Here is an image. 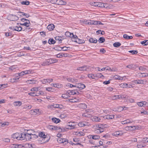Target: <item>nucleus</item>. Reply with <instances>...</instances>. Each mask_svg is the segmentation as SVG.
<instances>
[{
	"label": "nucleus",
	"mask_w": 148,
	"mask_h": 148,
	"mask_svg": "<svg viewBox=\"0 0 148 148\" xmlns=\"http://www.w3.org/2000/svg\"><path fill=\"white\" fill-rule=\"evenodd\" d=\"M38 137H40V139L39 141L42 142V143L47 142L49 140V139L48 138V137L46 135H45V133L42 132L38 134Z\"/></svg>",
	"instance_id": "nucleus-1"
},
{
	"label": "nucleus",
	"mask_w": 148,
	"mask_h": 148,
	"mask_svg": "<svg viewBox=\"0 0 148 148\" xmlns=\"http://www.w3.org/2000/svg\"><path fill=\"white\" fill-rule=\"evenodd\" d=\"M23 133H16L12 135V137L14 139L22 140Z\"/></svg>",
	"instance_id": "nucleus-2"
},
{
	"label": "nucleus",
	"mask_w": 148,
	"mask_h": 148,
	"mask_svg": "<svg viewBox=\"0 0 148 148\" xmlns=\"http://www.w3.org/2000/svg\"><path fill=\"white\" fill-rule=\"evenodd\" d=\"M31 134V133H27L26 134H25L24 133H23L22 140L25 139L26 140H31V138H30Z\"/></svg>",
	"instance_id": "nucleus-3"
},
{
	"label": "nucleus",
	"mask_w": 148,
	"mask_h": 148,
	"mask_svg": "<svg viewBox=\"0 0 148 148\" xmlns=\"http://www.w3.org/2000/svg\"><path fill=\"white\" fill-rule=\"evenodd\" d=\"M69 124L66 125V128L69 129L71 130L74 129L77 127L76 126L77 125L76 124H74L75 123L69 122L68 123Z\"/></svg>",
	"instance_id": "nucleus-4"
},
{
	"label": "nucleus",
	"mask_w": 148,
	"mask_h": 148,
	"mask_svg": "<svg viewBox=\"0 0 148 148\" xmlns=\"http://www.w3.org/2000/svg\"><path fill=\"white\" fill-rule=\"evenodd\" d=\"M47 128L51 130H58V129H60V131H62V129L61 128L57 126H54L53 125H48L47 126Z\"/></svg>",
	"instance_id": "nucleus-5"
},
{
	"label": "nucleus",
	"mask_w": 148,
	"mask_h": 148,
	"mask_svg": "<svg viewBox=\"0 0 148 148\" xmlns=\"http://www.w3.org/2000/svg\"><path fill=\"white\" fill-rule=\"evenodd\" d=\"M57 141L59 143H63L65 145L68 143V140L67 139L58 138Z\"/></svg>",
	"instance_id": "nucleus-6"
},
{
	"label": "nucleus",
	"mask_w": 148,
	"mask_h": 148,
	"mask_svg": "<svg viewBox=\"0 0 148 148\" xmlns=\"http://www.w3.org/2000/svg\"><path fill=\"white\" fill-rule=\"evenodd\" d=\"M9 17L10 18V20L12 21H16L18 19V17L17 16L13 14H11L10 15Z\"/></svg>",
	"instance_id": "nucleus-7"
},
{
	"label": "nucleus",
	"mask_w": 148,
	"mask_h": 148,
	"mask_svg": "<svg viewBox=\"0 0 148 148\" xmlns=\"http://www.w3.org/2000/svg\"><path fill=\"white\" fill-rule=\"evenodd\" d=\"M88 69V68L87 66L84 65L82 66L78 67L77 70L79 71H86L87 69Z\"/></svg>",
	"instance_id": "nucleus-8"
},
{
	"label": "nucleus",
	"mask_w": 148,
	"mask_h": 148,
	"mask_svg": "<svg viewBox=\"0 0 148 148\" xmlns=\"http://www.w3.org/2000/svg\"><path fill=\"white\" fill-rule=\"evenodd\" d=\"M68 54L67 53H61L57 55L56 57L58 58H60L63 57H67L68 56Z\"/></svg>",
	"instance_id": "nucleus-9"
},
{
	"label": "nucleus",
	"mask_w": 148,
	"mask_h": 148,
	"mask_svg": "<svg viewBox=\"0 0 148 148\" xmlns=\"http://www.w3.org/2000/svg\"><path fill=\"white\" fill-rule=\"evenodd\" d=\"M86 87V86L84 84L82 83H78L76 86V87L77 88H80L81 89H82L85 88Z\"/></svg>",
	"instance_id": "nucleus-10"
},
{
	"label": "nucleus",
	"mask_w": 148,
	"mask_h": 148,
	"mask_svg": "<svg viewBox=\"0 0 148 148\" xmlns=\"http://www.w3.org/2000/svg\"><path fill=\"white\" fill-rule=\"evenodd\" d=\"M88 123L85 121L79 122L78 124H77V125H78L79 126L82 127L85 126L87 125Z\"/></svg>",
	"instance_id": "nucleus-11"
},
{
	"label": "nucleus",
	"mask_w": 148,
	"mask_h": 148,
	"mask_svg": "<svg viewBox=\"0 0 148 148\" xmlns=\"http://www.w3.org/2000/svg\"><path fill=\"white\" fill-rule=\"evenodd\" d=\"M89 138L90 139H93L94 140L99 139L100 138V136L98 135H90L89 136Z\"/></svg>",
	"instance_id": "nucleus-12"
},
{
	"label": "nucleus",
	"mask_w": 148,
	"mask_h": 148,
	"mask_svg": "<svg viewBox=\"0 0 148 148\" xmlns=\"http://www.w3.org/2000/svg\"><path fill=\"white\" fill-rule=\"evenodd\" d=\"M133 83L135 84H144V81L143 80H134L132 81Z\"/></svg>",
	"instance_id": "nucleus-13"
},
{
	"label": "nucleus",
	"mask_w": 148,
	"mask_h": 148,
	"mask_svg": "<svg viewBox=\"0 0 148 148\" xmlns=\"http://www.w3.org/2000/svg\"><path fill=\"white\" fill-rule=\"evenodd\" d=\"M66 2L62 0H57V4L59 5H65L66 4Z\"/></svg>",
	"instance_id": "nucleus-14"
},
{
	"label": "nucleus",
	"mask_w": 148,
	"mask_h": 148,
	"mask_svg": "<svg viewBox=\"0 0 148 148\" xmlns=\"http://www.w3.org/2000/svg\"><path fill=\"white\" fill-rule=\"evenodd\" d=\"M55 27L54 25L53 24L49 25L47 27V28L49 31L53 30Z\"/></svg>",
	"instance_id": "nucleus-15"
},
{
	"label": "nucleus",
	"mask_w": 148,
	"mask_h": 148,
	"mask_svg": "<svg viewBox=\"0 0 148 148\" xmlns=\"http://www.w3.org/2000/svg\"><path fill=\"white\" fill-rule=\"evenodd\" d=\"M102 5V8H105L107 9H110V7L112 6L110 5H108L106 3H103V5Z\"/></svg>",
	"instance_id": "nucleus-16"
},
{
	"label": "nucleus",
	"mask_w": 148,
	"mask_h": 148,
	"mask_svg": "<svg viewBox=\"0 0 148 148\" xmlns=\"http://www.w3.org/2000/svg\"><path fill=\"white\" fill-rule=\"evenodd\" d=\"M78 107L82 109H85L87 108V106L84 103H81L78 105Z\"/></svg>",
	"instance_id": "nucleus-17"
},
{
	"label": "nucleus",
	"mask_w": 148,
	"mask_h": 148,
	"mask_svg": "<svg viewBox=\"0 0 148 148\" xmlns=\"http://www.w3.org/2000/svg\"><path fill=\"white\" fill-rule=\"evenodd\" d=\"M55 38L56 40H59V41L58 42V44L61 43V41L63 39L62 38V37L61 36H58L55 37Z\"/></svg>",
	"instance_id": "nucleus-18"
},
{
	"label": "nucleus",
	"mask_w": 148,
	"mask_h": 148,
	"mask_svg": "<svg viewBox=\"0 0 148 148\" xmlns=\"http://www.w3.org/2000/svg\"><path fill=\"white\" fill-rule=\"evenodd\" d=\"M53 80L52 79H44L42 81V83L44 84L49 83L50 82H52Z\"/></svg>",
	"instance_id": "nucleus-19"
},
{
	"label": "nucleus",
	"mask_w": 148,
	"mask_h": 148,
	"mask_svg": "<svg viewBox=\"0 0 148 148\" xmlns=\"http://www.w3.org/2000/svg\"><path fill=\"white\" fill-rule=\"evenodd\" d=\"M38 137V135H37L35 134H32V133H31V140H34L35 139L37 138Z\"/></svg>",
	"instance_id": "nucleus-20"
},
{
	"label": "nucleus",
	"mask_w": 148,
	"mask_h": 148,
	"mask_svg": "<svg viewBox=\"0 0 148 148\" xmlns=\"http://www.w3.org/2000/svg\"><path fill=\"white\" fill-rule=\"evenodd\" d=\"M52 121L53 122L56 123H58L60 122V120L59 119L55 117L52 118Z\"/></svg>",
	"instance_id": "nucleus-21"
},
{
	"label": "nucleus",
	"mask_w": 148,
	"mask_h": 148,
	"mask_svg": "<svg viewBox=\"0 0 148 148\" xmlns=\"http://www.w3.org/2000/svg\"><path fill=\"white\" fill-rule=\"evenodd\" d=\"M30 73V72L29 70H27L26 71H23L19 73V76H22L24 75L28 74Z\"/></svg>",
	"instance_id": "nucleus-22"
},
{
	"label": "nucleus",
	"mask_w": 148,
	"mask_h": 148,
	"mask_svg": "<svg viewBox=\"0 0 148 148\" xmlns=\"http://www.w3.org/2000/svg\"><path fill=\"white\" fill-rule=\"evenodd\" d=\"M110 98L112 100H115L117 99L122 98V96L120 95H114L113 96L110 97Z\"/></svg>",
	"instance_id": "nucleus-23"
},
{
	"label": "nucleus",
	"mask_w": 148,
	"mask_h": 148,
	"mask_svg": "<svg viewBox=\"0 0 148 148\" xmlns=\"http://www.w3.org/2000/svg\"><path fill=\"white\" fill-rule=\"evenodd\" d=\"M65 35L66 36L70 38H72L74 36V34L73 33H71L69 32H66L65 33Z\"/></svg>",
	"instance_id": "nucleus-24"
},
{
	"label": "nucleus",
	"mask_w": 148,
	"mask_h": 148,
	"mask_svg": "<svg viewBox=\"0 0 148 148\" xmlns=\"http://www.w3.org/2000/svg\"><path fill=\"white\" fill-rule=\"evenodd\" d=\"M105 119H112L114 118V115H108L104 117Z\"/></svg>",
	"instance_id": "nucleus-25"
},
{
	"label": "nucleus",
	"mask_w": 148,
	"mask_h": 148,
	"mask_svg": "<svg viewBox=\"0 0 148 148\" xmlns=\"http://www.w3.org/2000/svg\"><path fill=\"white\" fill-rule=\"evenodd\" d=\"M113 134V135L116 136H117L118 135L121 136L123 134L120 131L115 132Z\"/></svg>",
	"instance_id": "nucleus-26"
},
{
	"label": "nucleus",
	"mask_w": 148,
	"mask_h": 148,
	"mask_svg": "<svg viewBox=\"0 0 148 148\" xmlns=\"http://www.w3.org/2000/svg\"><path fill=\"white\" fill-rule=\"evenodd\" d=\"M49 44H54L56 42V41L52 38L49 39L48 42Z\"/></svg>",
	"instance_id": "nucleus-27"
},
{
	"label": "nucleus",
	"mask_w": 148,
	"mask_h": 148,
	"mask_svg": "<svg viewBox=\"0 0 148 148\" xmlns=\"http://www.w3.org/2000/svg\"><path fill=\"white\" fill-rule=\"evenodd\" d=\"M67 81L69 82H77V79L75 78H69L67 79Z\"/></svg>",
	"instance_id": "nucleus-28"
},
{
	"label": "nucleus",
	"mask_w": 148,
	"mask_h": 148,
	"mask_svg": "<svg viewBox=\"0 0 148 148\" xmlns=\"http://www.w3.org/2000/svg\"><path fill=\"white\" fill-rule=\"evenodd\" d=\"M114 78L116 79H118L120 80H121L123 79V77L120 76L119 75H114Z\"/></svg>",
	"instance_id": "nucleus-29"
},
{
	"label": "nucleus",
	"mask_w": 148,
	"mask_h": 148,
	"mask_svg": "<svg viewBox=\"0 0 148 148\" xmlns=\"http://www.w3.org/2000/svg\"><path fill=\"white\" fill-rule=\"evenodd\" d=\"M92 120L96 122H99L100 121L101 119L99 117L96 116H94L92 119Z\"/></svg>",
	"instance_id": "nucleus-30"
},
{
	"label": "nucleus",
	"mask_w": 148,
	"mask_h": 148,
	"mask_svg": "<svg viewBox=\"0 0 148 148\" xmlns=\"http://www.w3.org/2000/svg\"><path fill=\"white\" fill-rule=\"evenodd\" d=\"M48 61H49V63L50 64L56 62L58 61V60L56 59L53 60L51 59H48Z\"/></svg>",
	"instance_id": "nucleus-31"
},
{
	"label": "nucleus",
	"mask_w": 148,
	"mask_h": 148,
	"mask_svg": "<svg viewBox=\"0 0 148 148\" xmlns=\"http://www.w3.org/2000/svg\"><path fill=\"white\" fill-rule=\"evenodd\" d=\"M21 4L23 5H28L29 4V2L27 0L25 1H22L21 2Z\"/></svg>",
	"instance_id": "nucleus-32"
},
{
	"label": "nucleus",
	"mask_w": 148,
	"mask_h": 148,
	"mask_svg": "<svg viewBox=\"0 0 148 148\" xmlns=\"http://www.w3.org/2000/svg\"><path fill=\"white\" fill-rule=\"evenodd\" d=\"M76 42L79 44H82L84 43L85 42V41L84 40L80 39L77 38V40H76Z\"/></svg>",
	"instance_id": "nucleus-33"
},
{
	"label": "nucleus",
	"mask_w": 148,
	"mask_h": 148,
	"mask_svg": "<svg viewBox=\"0 0 148 148\" xmlns=\"http://www.w3.org/2000/svg\"><path fill=\"white\" fill-rule=\"evenodd\" d=\"M51 85L53 86L56 88H60L61 87V85H60L58 83V84H53L52 83L51 84Z\"/></svg>",
	"instance_id": "nucleus-34"
},
{
	"label": "nucleus",
	"mask_w": 148,
	"mask_h": 148,
	"mask_svg": "<svg viewBox=\"0 0 148 148\" xmlns=\"http://www.w3.org/2000/svg\"><path fill=\"white\" fill-rule=\"evenodd\" d=\"M105 39L104 38L101 37L99 38L98 41L99 43H101L104 42L105 41Z\"/></svg>",
	"instance_id": "nucleus-35"
},
{
	"label": "nucleus",
	"mask_w": 148,
	"mask_h": 148,
	"mask_svg": "<svg viewBox=\"0 0 148 148\" xmlns=\"http://www.w3.org/2000/svg\"><path fill=\"white\" fill-rule=\"evenodd\" d=\"M104 131V128H102L101 129H97L95 130L94 132L95 133H100Z\"/></svg>",
	"instance_id": "nucleus-36"
},
{
	"label": "nucleus",
	"mask_w": 148,
	"mask_h": 148,
	"mask_svg": "<svg viewBox=\"0 0 148 148\" xmlns=\"http://www.w3.org/2000/svg\"><path fill=\"white\" fill-rule=\"evenodd\" d=\"M13 104L15 106H20L21 105L22 103L20 101H16L14 102Z\"/></svg>",
	"instance_id": "nucleus-37"
},
{
	"label": "nucleus",
	"mask_w": 148,
	"mask_h": 148,
	"mask_svg": "<svg viewBox=\"0 0 148 148\" xmlns=\"http://www.w3.org/2000/svg\"><path fill=\"white\" fill-rule=\"evenodd\" d=\"M123 37L124 38L126 39H131L133 38L132 36H129L127 34H124L123 36Z\"/></svg>",
	"instance_id": "nucleus-38"
},
{
	"label": "nucleus",
	"mask_w": 148,
	"mask_h": 148,
	"mask_svg": "<svg viewBox=\"0 0 148 148\" xmlns=\"http://www.w3.org/2000/svg\"><path fill=\"white\" fill-rule=\"evenodd\" d=\"M95 6H97L99 7H102V5H103V3L101 2H96Z\"/></svg>",
	"instance_id": "nucleus-39"
},
{
	"label": "nucleus",
	"mask_w": 148,
	"mask_h": 148,
	"mask_svg": "<svg viewBox=\"0 0 148 148\" xmlns=\"http://www.w3.org/2000/svg\"><path fill=\"white\" fill-rule=\"evenodd\" d=\"M78 37L76 35H74L73 37H72L71 40L73 42H76V40H77V38Z\"/></svg>",
	"instance_id": "nucleus-40"
},
{
	"label": "nucleus",
	"mask_w": 148,
	"mask_h": 148,
	"mask_svg": "<svg viewBox=\"0 0 148 148\" xmlns=\"http://www.w3.org/2000/svg\"><path fill=\"white\" fill-rule=\"evenodd\" d=\"M100 126L102 128H104L107 127L108 125L105 124H101L100 125H96V127Z\"/></svg>",
	"instance_id": "nucleus-41"
},
{
	"label": "nucleus",
	"mask_w": 148,
	"mask_h": 148,
	"mask_svg": "<svg viewBox=\"0 0 148 148\" xmlns=\"http://www.w3.org/2000/svg\"><path fill=\"white\" fill-rule=\"evenodd\" d=\"M90 42L96 43L97 42V39H94L93 38H91L89 40Z\"/></svg>",
	"instance_id": "nucleus-42"
},
{
	"label": "nucleus",
	"mask_w": 148,
	"mask_h": 148,
	"mask_svg": "<svg viewBox=\"0 0 148 148\" xmlns=\"http://www.w3.org/2000/svg\"><path fill=\"white\" fill-rule=\"evenodd\" d=\"M140 43L144 45H148V40H145L141 42Z\"/></svg>",
	"instance_id": "nucleus-43"
},
{
	"label": "nucleus",
	"mask_w": 148,
	"mask_h": 148,
	"mask_svg": "<svg viewBox=\"0 0 148 148\" xmlns=\"http://www.w3.org/2000/svg\"><path fill=\"white\" fill-rule=\"evenodd\" d=\"M121 45V44L119 42H115L114 43L113 45L114 47H120Z\"/></svg>",
	"instance_id": "nucleus-44"
},
{
	"label": "nucleus",
	"mask_w": 148,
	"mask_h": 148,
	"mask_svg": "<svg viewBox=\"0 0 148 148\" xmlns=\"http://www.w3.org/2000/svg\"><path fill=\"white\" fill-rule=\"evenodd\" d=\"M53 107L55 108H63V106L62 105L56 104L54 105Z\"/></svg>",
	"instance_id": "nucleus-45"
},
{
	"label": "nucleus",
	"mask_w": 148,
	"mask_h": 148,
	"mask_svg": "<svg viewBox=\"0 0 148 148\" xmlns=\"http://www.w3.org/2000/svg\"><path fill=\"white\" fill-rule=\"evenodd\" d=\"M49 61H48V60H47L46 61H45L43 62L42 64L41 65L42 66H45L47 65H49L50 64L49 62Z\"/></svg>",
	"instance_id": "nucleus-46"
},
{
	"label": "nucleus",
	"mask_w": 148,
	"mask_h": 148,
	"mask_svg": "<svg viewBox=\"0 0 148 148\" xmlns=\"http://www.w3.org/2000/svg\"><path fill=\"white\" fill-rule=\"evenodd\" d=\"M97 34H99L100 33L101 34L103 35L105 34V32L104 31H101V30H98L97 31Z\"/></svg>",
	"instance_id": "nucleus-47"
},
{
	"label": "nucleus",
	"mask_w": 148,
	"mask_h": 148,
	"mask_svg": "<svg viewBox=\"0 0 148 148\" xmlns=\"http://www.w3.org/2000/svg\"><path fill=\"white\" fill-rule=\"evenodd\" d=\"M46 90L49 92H53L55 89L54 88L51 87H48L46 88Z\"/></svg>",
	"instance_id": "nucleus-48"
},
{
	"label": "nucleus",
	"mask_w": 148,
	"mask_h": 148,
	"mask_svg": "<svg viewBox=\"0 0 148 148\" xmlns=\"http://www.w3.org/2000/svg\"><path fill=\"white\" fill-rule=\"evenodd\" d=\"M67 93H68V94L71 95H74L77 94V93L75 92L74 90L70 91V92H67Z\"/></svg>",
	"instance_id": "nucleus-49"
},
{
	"label": "nucleus",
	"mask_w": 148,
	"mask_h": 148,
	"mask_svg": "<svg viewBox=\"0 0 148 148\" xmlns=\"http://www.w3.org/2000/svg\"><path fill=\"white\" fill-rule=\"evenodd\" d=\"M129 127L130 128V130H135L136 129H138V126H130Z\"/></svg>",
	"instance_id": "nucleus-50"
},
{
	"label": "nucleus",
	"mask_w": 148,
	"mask_h": 148,
	"mask_svg": "<svg viewBox=\"0 0 148 148\" xmlns=\"http://www.w3.org/2000/svg\"><path fill=\"white\" fill-rule=\"evenodd\" d=\"M29 95H31V96H33V97H35V96H38V95L37 94H36L35 92H30L29 93Z\"/></svg>",
	"instance_id": "nucleus-51"
},
{
	"label": "nucleus",
	"mask_w": 148,
	"mask_h": 148,
	"mask_svg": "<svg viewBox=\"0 0 148 148\" xmlns=\"http://www.w3.org/2000/svg\"><path fill=\"white\" fill-rule=\"evenodd\" d=\"M88 77L92 79H94L95 77V76L94 75L92 74H89L88 75Z\"/></svg>",
	"instance_id": "nucleus-52"
},
{
	"label": "nucleus",
	"mask_w": 148,
	"mask_h": 148,
	"mask_svg": "<svg viewBox=\"0 0 148 148\" xmlns=\"http://www.w3.org/2000/svg\"><path fill=\"white\" fill-rule=\"evenodd\" d=\"M129 52L132 53V54H137L138 53L136 50H130L129 51Z\"/></svg>",
	"instance_id": "nucleus-53"
},
{
	"label": "nucleus",
	"mask_w": 148,
	"mask_h": 148,
	"mask_svg": "<svg viewBox=\"0 0 148 148\" xmlns=\"http://www.w3.org/2000/svg\"><path fill=\"white\" fill-rule=\"evenodd\" d=\"M83 133L81 132H75V135H77L79 136H83Z\"/></svg>",
	"instance_id": "nucleus-54"
},
{
	"label": "nucleus",
	"mask_w": 148,
	"mask_h": 148,
	"mask_svg": "<svg viewBox=\"0 0 148 148\" xmlns=\"http://www.w3.org/2000/svg\"><path fill=\"white\" fill-rule=\"evenodd\" d=\"M145 103V101H141L138 103V106L140 107H142L144 105H145V103Z\"/></svg>",
	"instance_id": "nucleus-55"
},
{
	"label": "nucleus",
	"mask_w": 148,
	"mask_h": 148,
	"mask_svg": "<svg viewBox=\"0 0 148 148\" xmlns=\"http://www.w3.org/2000/svg\"><path fill=\"white\" fill-rule=\"evenodd\" d=\"M134 66H135L134 64H131L127 66L126 67L129 69H132L134 68Z\"/></svg>",
	"instance_id": "nucleus-56"
},
{
	"label": "nucleus",
	"mask_w": 148,
	"mask_h": 148,
	"mask_svg": "<svg viewBox=\"0 0 148 148\" xmlns=\"http://www.w3.org/2000/svg\"><path fill=\"white\" fill-rule=\"evenodd\" d=\"M34 112L36 113V114L39 115L40 114V112H39V110L38 109H34Z\"/></svg>",
	"instance_id": "nucleus-57"
},
{
	"label": "nucleus",
	"mask_w": 148,
	"mask_h": 148,
	"mask_svg": "<svg viewBox=\"0 0 148 148\" xmlns=\"http://www.w3.org/2000/svg\"><path fill=\"white\" fill-rule=\"evenodd\" d=\"M19 24L21 25H23L27 27H29V25H28V23H27L25 22L23 23H20Z\"/></svg>",
	"instance_id": "nucleus-58"
},
{
	"label": "nucleus",
	"mask_w": 148,
	"mask_h": 148,
	"mask_svg": "<svg viewBox=\"0 0 148 148\" xmlns=\"http://www.w3.org/2000/svg\"><path fill=\"white\" fill-rule=\"evenodd\" d=\"M75 100H74V99H69V101H70L71 102H77L78 101V99H75Z\"/></svg>",
	"instance_id": "nucleus-59"
},
{
	"label": "nucleus",
	"mask_w": 148,
	"mask_h": 148,
	"mask_svg": "<svg viewBox=\"0 0 148 148\" xmlns=\"http://www.w3.org/2000/svg\"><path fill=\"white\" fill-rule=\"evenodd\" d=\"M83 116L86 117H90L91 116V115L88 114L87 113H84L82 115Z\"/></svg>",
	"instance_id": "nucleus-60"
},
{
	"label": "nucleus",
	"mask_w": 148,
	"mask_h": 148,
	"mask_svg": "<svg viewBox=\"0 0 148 148\" xmlns=\"http://www.w3.org/2000/svg\"><path fill=\"white\" fill-rule=\"evenodd\" d=\"M31 90L32 91H38V88L37 87H35L31 89Z\"/></svg>",
	"instance_id": "nucleus-61"
},
{
	"label": "nucleus",
	"mask_w": 148,
	"mask_h": 148,
	"mask_svg": "<svg viewBox=\"0 0 148 148\" xmlns=\"http://www.w3.org/2000/svg\"><path fill=\"white\" fill-rule=\"evenodd\" d=\"M55 49L57 51H61L62 50V47H61L59 46H58L56 47Z\"/></svg>",
	"instance_id": "nucleus-62"
},
{
	"label": "nucleus",
	"mask_w": 148,
	"mask_h": 148,
	"mask_svg": "<svg viewBox=\"0 0 148 148\" xmlns=\"http://www.w3.org/2000/svg\"><path fill=\"white\" fill-rule=\"evenodd\" d=\"M142 141L144 143H146L148 142V138H143Z\"/></svg>",
	"instance_id": "nucleus-63"
},
{
	"label": "nucleus",
	"mask_w": 148,
	"mask_h": 148,
	"mask_svg": "<svg viewBox=\"0 0 148 148\" xmlns=\"http://www.w3.org/2000/svg\"><path fill=\"white\" fill-rule=\"evenodd\" d=\"M13 31H18V27L17 26H14L13 27Z\"/></svg>",
	"instance_id": "nucleus-64"
}]
</instances>
